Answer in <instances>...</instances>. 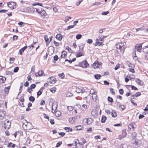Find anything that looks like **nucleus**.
<instances>
[{"label":"nucleus","mask_w":148,"mask_h":148,"mask_svg":"<svg viewBox=\"0 0 148 148\" xmlns=\"http://www.w3.org/2000/svg\"><path fill=\"white\" fill-rule=\"evenodd\" d=\"M116 46L117 50L115 53L116 52L117 55L122 54L124 52L125 47L123 43L121 42H118L116 44Z\"/></svg>","instance_id":"1"},{"label":"nucleus","mask_w":148,"mask_h":148,"mask_svg":"<svg viewBox=\"0 0 148 148\" xmlns=\"http://www.w3.org/2000/svg\"><path fill=\"white\" fill-rule=\"evenodd\" d=\"M8 6L11 9H14L16 7V3L14 2H10L7 3Z\"/></svg>","instance_id":"5"},{"label":"nucleus","mask_w":148,"mask_h":148,"mask_svg":"<svg viewBox=\"0 0 148 148\" xmlns=\"http://www.w3.org/2000/svg\"><path fill=\"white\" fill-rule=\"evenodd\" d=\"M120 66V65L119 64H117L114 68L115 70H116L118 69L119 68Z\"/></svg>","instance_id":"58"},{"label":"nucleus","mask_w":148,"mask_h":148,"mask_svg":"<svg viewBox=\"0 0 148 148\" xmlns=\"http://www.w3.org/2000/svg\"><path fill=\"white\" fill-rule=\"evenodd\" d=\"M127 77H129L130 79H134L135 78V75H130L129 76V75H128Z\"/></svg>","instance_id":"34"},{"label":"nucleus","mask_w":148,"mask_h":148,"mask_svg":"<svg viewBox=\"0 0 148 148\" xmlns=\"http://www.w3.org/2000/svg\"><path fill=\"white\" fill-rule=\"evenodd\" d=\"M82 37V35L81 34H78L76 36V38L77 40L80 39Z\"/></svg>","instance_id":"37"},{"label":"nucleus","mask_w":148,"mask_h":148,"mask_svg":"<svg viewBox=\"0 0 148 148\" xmlns=\"http://www.w3.org/2000/svg\"><path fill=\"white\" fill-rule=\"evenodd\" d=\"M25 122H24L23 124V127L24 129L29 130L33 128V126L31 123L27 122L26 120H25Z\"/></svg>","instance_id":"3"},{"label":"nucleus","mask_w":148,"mask_h":148,"mask_svg":"<svg viewBox=\"0 0 148 148\" xmlns=\"http://www.w3.org/2000/svg\"><path fill=\"white\" fill-rule=\"evenodd\" d=\"M111 113L112 116L113 117H115L117 116V113L114 111H112Z\"/></svg>","instance_id":"32"},{"label":"nucleus","mask_w":148,"mask_h":148,"mask_svg":"<svg viewBox=\"0 0 148 148\" xmlns=\"http://www.w3.org/2000/svg\"><path fill=\"white\" fill-rule=\"evenodd\" d=\"M106 119L107 117L106 116L103 115L101 119V122L102 123H104L106 121Z\"/></svg>","instance_id":"24"},{"label":"nucleus","mask_w":148,"mask_h":148,"mask_svg":"<svg viewBox=\"0 0 148 148\" xmlns=\"http://www.w3.org/2000/svg\"><path fill=\"white\" fill-rule=\"evenodd\" d=\"M106 37L105 36H103L102 35H101L99 36V39H98L99 41H102L103 40V39L104 38H105Z\"/></svg>","instance_id":"33"},{"label":"nucleus","mask_w":148,"mask_h":148,"mask_svg":"<svg viewBox=\"0 0 148 148\" xmlns=\"http://www.w3.org/2000/svg\"><path fill=\"white\" fill-rule=\"evenodd\" d=\"M48 52H50V51H51V53H50L51 54H53V49L52 48H51L50 47H49L48 49Z\"/></svg>","instance_id":"36"},{"label":"nucleus","mask_w":148,"mask_h":148,"mask_svg":"<svg viewBox=\"0 0 148 148\" xmlns=\"http://www.w3.org/2000/svg\"><path fill=\"white\" fill-rule=\"evenodd\" d=\"M27 46H25L23 47L19 50L18 53H19L20 55H22V53L27 48Z\"/></svg>","instance_id":"15"},{"label":"nucleus","mask_w":148,"mask_h":148,"mask_svg":"<svg viewBox=\"0 0 148 148\" xmlns=\"http://www.w3.org/2000/svg\"><path fill=\"white\" fill-rule=\"evenodd\" d=\"M134 142L132 143V146L134 148H138L140 146V144L139 143V142L138 140H135V139H133V141H134Z\"/></svg>","instance_id":"6"},{"label":"nucleus","mask_w":148,"mask_h":148,"mask_svg":"<svg viewBox=\"0 0 148 148\" xmlns=\"http://www.w3.org/2000/svg\"><path fill=\"white\" fill-rule=\"evenodd\" d=\"M6 78L5 77L2 76H0V83H3L6 80Z\"/></svg>","instance_id":"16"},{"label":"nucleus","mask_w":148,"mask_h":148,"mask_svg":"<svg viewBox=\"0 0 148 148\" xmlns=\"http://www.w3.org/2000/svg\"><path fill=\"white\" fill-rule=\"evenodd\" d=\"M36 11L38 13L41 15V16L45 17L47 15L46 12L44 10H43L41 8H35Z\"/></svg>","instance_id":"4"},{"label":"nucleus","mask_w":148,"mask_h":148,"mask_svg":"<svg viewBox=\"0 0 148 148\" xmlns=\"http://www.w3.org/2000/svg\"><path fill=\"white\" fill-rule=\"evenodd\" d=\"M108 99L109 101H110L111 103H112L113 102V99L112 98L110 97H108Z\"/></svg>","instance_id":"41"},{"label":"nucleus","mask_w":148,"mask_h":148,"mask_svg":"<svg viewBox=\"0 0 148 148\" xmlns=\"http://www.w3.org/2000/svg\"><path fill=\"white\" fill-rule=\"evenodd\" d=\"M76 119L75 117L70 118L69 119V121L70 123L73 124L74 123L75 120Z\"/></svg>","instance_id":"19"},{"label":"nucleus","mask_w":148,"mask_h":148,"mask_svg":"<svg viewBox=\"0 0 148 148\" xmlns=\"http://www.w3.org/2000/svg\"><path fill=\"white\" fill-rule=\"evenodd\" d=\"M142 45L141 44H137L135 46V48L136 50L138 52H140L141 49Z\"/></svg>","instance_id":"10"},{"label":"nucleus","mask_w":148,"mask_h":148,"mask_svg":"<svg viewBox=\"0 0 148 148\" xmlns=\"http://www.w3.org/2000/svg\"><path fill=\"white\" fill-rule=\"evenodd\" d=\"M95 92L94 90V89H91L90 90V94H94Z\"/></svg>","instance_id":"55"},{"label":"nucleus","mask_w":148,"mask_h":148,"mask_svg":"<svg viewBox=\"0 0 148 148\" xmlns=\"http://www.w3.org/2000/svg\"><path fill=\"white\" fill-rule=\"evenodd\" d=\"M25 23L22 22H20L18 23V24L20 26V27H21L23 26V24H24Z\"/></svg>","instance_id":"52"},{"label":"nucleus","mask_w":148,"mask_h":148,"mask_svg":"<svg viewBox=\"0 0 148 148\" xmlns=\"http://www.w3.org/2000/svg\"><path fill=\"white\" fill-rule=\"evenodd\" d=\"M11 123L9 121L4 123V127L5 129H8L10 127Z\"/></svg>","instance_id":"9"},{"label":"nucleus","mask_w":148,"mask_h":148,"mask_svg":"<svg viewBox=\"0 0 148 148\" xmlns=\"http://www.w3.org/2000/svg\"><path fill=\"white\" fill-rule=\"evenodd\" d=\"M36 42H34L32 44L30 45L29 46V47H30V48H31V47H32L33 48H34L35 47H34V45H36Z\"/></svg>","instance_id":"51"},{"label":"nucleus","mask_w":148,"mask_h":148,"mask_svg":"<svg viewBox=\"0 0 148 148\" xmlns=\"http://www.w3.org/2000/svg\"><path fill=\"white\" fill-rule=\"evenodd\" d=\"M65 130H66L67 132H69L72 131V128L69 127H65L64 129Z\"/></svg>","instance_id":"25"},{"label":"nucleus","mask_w":148,"mask_h":148,"mask_svg":"<svg viewBox=\"0 0 148 148\" xmlns=\"http://www.w3.org/2000/svg\"><path fill=\"white\" fill-rule=\"evenodd\" d=\"M61 112L59 111H57L55 112V115L56 116H59L61 115Z\"/></svg>","instance_id":"31"},{"label":"nucleus","mask_w":148,"mask_h":148,"mask_svg":"<svg viewBox=\"0 0 148 148\" xmlns=\"http://www.w3.org/2000/svg\"><path fill=\"white\" fill-rule=\"evenodd\" d=\"M67 108H68V110L69 111H72L73 109V107L72 106H68Z\"/></svg>","instance_id":"49"},{"label":"nucleus","mask_w":148,"mask_h":148,"mask_svg":"<svg viewBox=\"0 0 148 148\" xmlns=\"http://www.w3.org/2000/svg\"><path fill=\"white\" fill-rule=\"evenodd\" d=\"M109 13V12L108 11H106L103 12L101 14L102 15H106L108 14Z\"/></svg>","instance_id":"56"},{"label":"nucleus","mask_w":148,"mask_h":148,"mask_svg":"<svg viewBox=\"0 0 148 148\" xmlns=\"http://www.w3.org/2000/svg\"><path fill=\"white\" fill-rule=\"evenodd\" d=\"M136 83H137L139 85H142L143 84V82L139 79H136Z\"/></svg>","instance_id":"20"},{"label":"nucleus","mask_w":148,"mask_h":148,"mask_svg":"<svg viewBox=\"0 0 148 148\" xmlns=\"http://www.w3.org/2000/svg\"><path fill=\"white\" fill-rule=\"evenodd\" d=\"M18 38V36L16 35H14L13 37V39L14 40H16Z\"/></svg>","instance_id":"64"},{"label":"nucleus","mask_w":148,"mask_h":148,"mask_svg":"<svg viewBox=\"0 0 148 148\" xmlns=\"http://www.w3.org/2000/svg\"><path fill=\"white\" fill-rule=\"evenodd\" d=\"M29 100L30 101L33 102L35 101V98L33 96H31L29 97Z\"/></svg>","instance_id":"35"},{"label":"nucleus","mask_w":148,"mask_h":148,"mask_svg":"<svg viewBox=\"0 0 148 148\" xmlns=\"http://www.w3.org/2000/svg\"><path fill=\"white\" fill-rule=\"evenodd\" d=\"M74 26H75L74 25H73L69 26L67 27L66 29L67 30H69L71 28H73Z\"/></svg>","instance_id":"45"},{"label":"nucleus","mask_w":148,"mask_h":148,"mask_svg":"<svg viewBox=\"0 0 148 148\" xmlns=\"http://www.w3.org/2000/svg\"><path fill=\"white\" fill-rule=\"evenodd\" d=\"M119 108L120 109H121L122 110H123L125 109V107L124 105H120Z\"/></svg>","instance_id":"43"},{"label":"nucleus","mask_w":148,"mask_h":148,"mask_svg":"<svg viewBox=\"0 0 148 148\" xmlns=\"http://www.w3.org/2000/svg\"><path fill=\"white\" fill-rule=\"evenodd\" d=\"M50 90L53 93H54L56 90V88H53L50 89Z\"/></svg>","instance_id":"40"},{"label":"nucleus","mask_w":148,"mask_h":148,"mask_svg":"<svg viewBox=\"0 0 148 148\" xmlns=\"http://www.w3.org/2000/svg\"><path fill=\"white\" fill-rule=\"evenodd\" d=\"M92 98L93 100H95V101L97 98V95L95 94H92Z\"/></svg>","instance_id":"28"},{"label":"nucleus","mask_w":148,"mask_h":148,"mask_svg":"<svg viewBox=\"0 0 148 148\" xmlns=\"http://www.w3.org/2000/svg\"><path fill=\"white\" fill-rule=\"evenodd\" d=\"M43 74H44V73L42 70L40 71L38 73V76H41L43 75Z\"/></svg>","instance_id":"39"},{"label":"nucleus","mask_w":148,"mask_h":148,"mask_svg":"<svg viewBox=\"0 0 148 148\" xmlns=\"http://www.w3.org/2000/svg\"><path fill=\"white\" fill-rule=\"evenodd\" d=\"M62 54L61 55V57L63 58H64L66 55V53L64 51H63L62 52Z\"/></svg>","instance_id":"26"},{"label":"nucleus","mask_w":148,"mask_h":148,"mask_svg":"<svg viewBox=\"0 0 148 148\" xmlns=\"http://www.w3.org/2000/svg\"><path fill=\"white\" fill-rule=\"evenodd\" d=\"M54 60L55 61H56L58 60V57L57 55H55L53 57Z\"/></svg>","instance_id":"57"},{"label":"nucleus","mask_w":148,"mask_h":148,"mask_svg":"<svg viewBox=\"0 0 148 148\" xmlns=\"http://www.w3.org/2000/svg\"><path fill=\"white\" fill-rule=\"evenodd\" d=\"M62 142L61 141L58 142L57 144L56 147H59L60 145L62 144Z\"/></svg>","instance_id":"59"},{"label":"nucleus","mask_w":148,"mask_h":148,"mask_svg":"<svg viewBox=\"0 0 148 148\" xmlns=\"http://www.w3.org/2000/svg\"><path fill=\"white\" fill-rule=\"evenodd\" d=\"M57 105L56 103H53L52 106V111L53 112H54L53 111H54V112H55L57 108Z\"/></svg>","instance_id":"14"},{"label":"nucleus","mask_w":148,"mask_h":148,"mask_svg":"<svg viewBox=\"0 0 148 148\" xmlns=\"http://www.w3.org/2000/svg\"><path fill=\"white\" fill-rule=\"evenodd\" d=\"M82 64L83 65V66L84 68H86L87 66L89 64L86 61H83L82 63Z\"/></svg>","instance_id":"18"},{"label":"nucleus","mask_w":148,"mask_h":148,"mask_svg":"<svg viewBox=\"0 0 148 148\" xmlns=\"http://www.w3.org/2000/svg\"><path fill=\"white\" fill-rule=\"evenodd\" d=\"M119 93L121 95H122L123 93V89H121L119 90Z\"/></svg>","instance_id":"63"},{"label":"nucleus","mask_w":148,"mask_h":148,"mask_svg":"<svg viewBox=\"0 0 148 148\" xmlns=\"http://www.w3.org/2000/svg\"><path fill=\"white\" fill-rule=\"evenodd\" d=\"M10 146L12 147L13 148H14L15 146V145L14 144H12V143H10L8 145V146Z\"/></svg>","instance_id":"50"},{"label":"nucleus","mask_w":148,"mask_h":148,"mask_svg":"<svg viewBox=\"0 0 148 148\" xmlns=\"http://www.w3.org/2000/svg\"><path fill=\"white\" fill-rule=\"evenodd\" d=\"M94 76L95 78L97 79H100L101 77V75L97 74L95 75Z\"/></svg>","instance_id":"29"},{"label":"nucleus","mask_w":148,"mask_h":148,"mask_svg":"<svg viewBox=\"0 0 148 148\" xmlns=\"http://www.w3.org/2000/svg\"><path fill=\"white\" fill-rule=\"evenodd\" d=\"M44 38L46 42V44H47L48 43H49V42H48L49 38L47 37V36L46 35H45L44 36Z\"/></svg>","instance_id":"27"},{"label":"nucleus","mask_w":148,"mask_h":148,"mask_svg":"<svg viewBox=\"0 0 148 148\" xmlns=\"http://www.w3.org/2000/svg\"><path fill=\"white\" fill-rule=\"evenodd\" d=\"M130 101L131 102V103L134 106H137V104L136 103H134V102L133 100L132 99H130Z\"/></svg>","instance_id":"47"},{"label":"nucleus","mask_w":148,"mask_h":148,"mask_svg":"<svg viewBox=\"0 0 148 148\" xmlns=\"http://www.w3.org/2000/svg\"><path fill=\"white\" fill-rule=\"evenodd\" d=\"M99 66V64H98V62L97 61H95L92 65V66L94 69L98 68Z\"/></svg>","instance_id":"17"},{"label":"nucleus","mask_w":148,"mask_h":148,"mask_svg":"<svg viewBox=\"0 0 148 148\" xmlns=\"http://www.w3.org/2000/svg\"><path fill=\"white\" fill-rule=\"evenodd\" d=\"M136 127V125L134 123H131L128 126V128L129 130H131L132 128L134 130Z\"/></svg>","instance_id":"11"},{"label":"nucleus","mask_w":148,"mask_h":148,"mask_svg":"<svg viewBox=\"0 0 148 148\" xmlns=\"http://www.w3.org/2000/svg\"><path fill=\"white\" fill-rule=\"evenodd\" d=\"M59 77L63 79L64 78V75L63 73L59 74L58 75Z\"/></svg>","instance_id":"38"},{"label":"nucleus","mask_w":148,"mask_h":148,"mask_svg":"<svg viewBox=\"0 0 148 148\" xmlns=\"http://www.w3.org/2000/svg\"><path fill=\"white\" fill-rule=\"evenodd\" d=\"M83 122L86 124H90L93 122V120L91 118H88L84 119L83 120Z\"/></svg>","instance_id":"7"},{"label":"nucleus","mask_w":148,"mask_h":148,"mask_svg":"<svg viewBox=\"0 0 148 148\" xmlns=\"http://www.w3.org/2000/svg\"><path fill=\"white\" fill-rule=\"evenodd\" d=\"M33 6H35L36 5H39L41 6H42V4L41 3H34L32 5Z\"/></svg>","instance_id":"44"},{"label":"nucleus","mask_w":148,"mask_h":148,"mask_svg":"<svg viewBox=\"0 0 148 148\" xmlns=\"http://www.w3.org/2000/svg\"><path fill=\"white\" fill-rule=\"evenodd\" d=\"M10 86H8L7 87H6L4 89V91L5 92V93L7 94H8L9 92V90L10 88Z\"/></svg>","instance_id":"21"},{"label":"nucleus","mask_w":148,"mask_h":148,"mask_svg":"<svg viewBox=\"0 0 148 148\" xmlns=\"http://www.w3.org/2000/svg\"><path fill=\"white\" fill-rule=\"evenodd\" d=\"M56 82V80L53 77H52L49 78L48 79L47 82L49 84H54Z\"/></svg>","instance_id":"8"},{"label":"nucleus","mask_w":148,"mask_h":148,"mask_svg":"<svg viewBox=\"0 0 148 148\" xmlns=\"http://www.w3.org/2000/svg\"><path fill=\"white\" fill-rule=\"evenodd\" d=\"M36 86V85L35 84H32L30 86L31 89L34 88Z\"/></svg>","instance_id":"53"},{"label":"nucleus","mask_w":148,"mask_h":148,"mask_svg":"<svg viewBox=\"0 0 148 148\" xmlns=\"http://www.w3.org/2000/svg\"><path fill=\"white\" fill-rule=\"evenodd\" d=\"M56 38L59 40H61L62 39L61 35L60 34H57L56 36Z\"/></svg>","instance_id":"23"},{"label":"nucleus","mask_w":148,"mask_h":148,"mask_svg":"<svg viewBox=\"0 0 148 148\" xmlns=\"http://www.w3.org/2000/svg\"><path fill=\"white\" fill-rule=\"evenodd\" d=\"M83 0H79L76 3V5L77 6H78L81 3L82 1Z\"/></svg>","instance_id":"62"},{"label":"nucleus","mask_w":148,"mask_h":148,"mask_svg":"<svg viewBox=\"0 0 148 148\" xmlns=\"http://www.w3.org/2000/svg\"><path fill=\"white\" fill-rule=\"evenodd\" d=\"M110 90L111 92V94L112 95H114L115 94V92L113 90V89L112 88H110Z\"/></svg>","instance_id":"48"},{"label":"nucleus","mask_w":148,"mask_h":148,"mask_svg":"<svg viewBox=\"0 0 148 148\" xmlns=\"http://www.w3.org/2000/svg\"><path fill=\"white\" fill-rule=\"evenodd\" d=\"M50 123L52 124L53 125L54 124V120L53 119H50Z\"/></svg>","instance_id":"60"},{"label":"nucleus","mask_w":148,"mask_h":148,"mask_svg":"<svg viewBox=\"0 0 148 148\" xmlns=\"http://www.w3.org/2000/svg\"><path fill=\"white\" fill-rule=\"evenodd\" d=\"M82 56V53L81 52H79L77 53V55H76V56L77 57H81Z\"/></svg>","instance_id":"54"},{"label":"nucleus","mask_w":148,"mask_h":148,"mask_svg":"<svg viewBox=\"0 0 148 148\" xmlns=\"http://www.w3.org/2000/svg\"><path fill=\"white\" fill-rule=\"evenodd\" d=\"M103 45V44L102 43L99 42L98 39L97 38L96 39V42L95 43V46H102Z\"/></svg>","instance_id":"13"},{"label":"nucleus","mask_w":148,"mask_h":148,"mask_svg":"<svg viewBox=\"0 0 148 148\" xmlns=\"http://www.w3.org/2000/svg\"><path fill=\"white\" fill-rule=\"evenodd\" d=\"M143 51L144 52H148V45L147 46H144L143 48Z\"/></svg>","instance_id":"22"},{"label":"nucleus","mask_w":148,"mask_h":148,"mask_svg":"<svg viewBox=\"0 0 148 148\" xmlns=\"http://www.w3.org/2000/svg\"><path fill=\"white\" fill-rule=\"evenodd\" d=\"M138 35H144L145 33L148 32V28H145L143 27L135 29Z\"/></svg>","instance_id":"2"},{"label":"nucleus","mask_w":148,"mask_h":148,"mask_svg":"<svg viewBox=\"0 0 148 148\" xmlns=\"http://www.w3.org/2000/svg\"><path fill=\"white\" fill-rule=\"evenodd\" d=\"M18 67H15L13 70V71L14 73L17 72L18 70Z\"/></svg>","instance_id":"46"},{"label":"nucleus","mask_w":148,"mask_h":148,"mask_svg":"<svg viewBox=\"0 0 148 148\" xmlns=\"http://www.w3.org/2000/svg\"><path fill=\"white\" fill-rule=\"evenodd\" d=\"M75 129L77 130H80L82 128V126L81 125H78L75 127Z\"/></svg>","instance_id":"30"},{"label":"nucleus","mask_w":148,"mask_h":148,"mask_svg":"<svg viewBox=\"0 0 148 148\" xmlns=\"http://www.w3.org/2000/svg\"><path fill=\"white\" fill-rule=\"evenodd\" d=\"M85 91V90L83 88L81 89L79 88H77L76 89V92L78 93L82 92L83 93Z\"/></svg>","instance_id":"12"},{"label":"nucleus","mask_w":148,"mask_h":148,"mask_svg":"<svg viewBox=\"0 0 148 148\" xmlns=\"http://www.w3.org/2000/svg\"><path fill=\"white\" fill-rule=\"evenodd\" d=\"M86 42L89 44H91L92 42L93 41L91 39H88L86 40Z\"/></svg>","instance_id":"42"},{"label":"nucleus","mask_w":148,"mask_h":148,"mask_svg":"<svg viewBox=\"0 0 148 148\" xmlns=\"http://www.w3.org/2000/svg\"><path fill=\"white\" fill-rule=\"evenodd\" d=\"M66 49L68 50L69 52H71L72 50L69 47L67 46L66 47Z\"/></svg>","instance_id":"61"}]
</instances>
